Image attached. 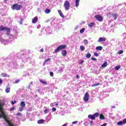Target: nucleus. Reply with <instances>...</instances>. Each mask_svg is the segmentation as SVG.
Listing matches in <instances>:
<instances>
[{
    "label": "nucleus",
    "instance_id": "obj_1",
    "mask_svg": "<svg viewBox=\"0 0 126 126\" xmlns=\"http://www.w3.org/2000/svg\"><path fill=\"white\" fill-rule=\"evenodd\" d=\"M66 45H59L55 50V53H59V51H62V50H64L66 48Z\"/></svg>",
    "mask_w": 126,
    "mask_h": 126
},
{
    "label": "nucleus",
    "instance_id": "obj_2",
    "mask_svg": "<svg viewBox=\"0 0 126 126\" xmlns=\"http://www.w3.org/2000/svg\"><path fill=\"white\" fill-rule=\"evenodd\" d=\"M22 6L21 5H18V4H14L11 7V8L13 10H20Z\"/></svg>",
    "mask_w": 126,
    "mask_h": 126
},
{
    "label": "nucleus",
    "instance_id": "obj_3",
    "mask_svg": "<svg viewBox=\"0 0 126 126\" xmlns=\"http://www.w3.org/2000/svg\"><path fill=\"white\" fill-rule=\"evenodd\" d=\"M63 6L66 10H69V8H70L69 1H68V0H65L64 2Z\"/></svg>",
    "mask_w": 126,
    "mask_h": 126
},
{
    "label": "nucleus",
    "instance_id": "obj_4",
    "mask_svg": "<svg viewBox=\"0 0 126 126\" xmlns=\"http://www.w3.org/2000/svg\"><path fill=\"white\" fill-rule=\"evenodd\" d=\"M0 31H6L7 32H10V28L6 27H3L2 26H0Z\"/></svg>",
    "mask_w": 126,
    "mask_h": 126
},
{
    "label": "nucleus",
    "instance_id": "obj_5",
    "mask_svg": "<svg viewBox=\"0 0 126 126\" xmlns=\"http://www.w3.org/2000/svg\"><path fill=\"white\" fill-rule=\"evenodd\" d=\"M94 17L95 19H96V20L99 22H102V21H103V17H102L101 15H96Z\"/></svg>",
    "mask_w": 126,
    "mask_h": 126
},
{
    "label": "nucleus",
    "instance_id": "obj_6",
    "mask_svg": "<svg viewBox=\"0 0 126 126\" xmlns=\"http://www.w3.org/2000/svg\"><path fill=\"white\" fill-rule=\"evenodd\" d=\"M83 100L85 102H88L89 101V93H86L83 97Z\"/></svg>",
    "mask_w": 126,
    "mask_h": 126
},
{
    "label": "nucleus",
    "instance_id": "obj_7",
    "mask_svg": "<svg viewBox=\"0 0 126 126\" xmlns=\"http://www.w3.org/2000/svg\"><path fill=\"white\" fill-rule=\"evenodd\" d=\"M107 40V38L106 37H100L97 42H99L100 43V42L105 41Z\"/></svg>",
    "mask_w": 126,
    "mask_h": 126
},
{
    "label": "nucleus",
    "instance_id": "obj_8",
    "mask_svg": "<svg viewBox=\"0 0 126 126\" xmlns=\"http://www.w3.org/2000/svg\"><path fill=\"white\" fill-rule=\"evenodd\" d=\"M38 21V17H35L32 19V23L35 24Z\"/></svg>",
    "mask_w": 126,
    "mask_h": 126
},
{
    "label": "nucleus",
    "instance_id": "obj_9",
    "mask_svg": "<svg viewBox=\"0 0 126 126\" xmlns=\"http://www.w3.org/2000/svg\"><path fill=\"white\" fill-rule=\"evenodd\" d=\"M61 54L62 56H63V57H65V56H66V55L67 54V52L66 51V50H63L62 51Z\"/></svg>",
    "mask_w": 126,
    "mask_h": 126
},
{
    "label": "nucleus",
    "instance_id": "obj_10",
    "mask_svg": "<svg viewBox=\"0 0 126 126\" xmlns=\"http://www.w3.org/2000/svg\"><path fill=\"white\" fill-rule=\"evenodd\" d=\"M88 118L91 119V120H95V117L94 116V115H89Z\"/></svg>",
    "mask_w": 126,
    "mask_h": 126
},
{
    "label": "nucleus",
    "instance_id": "obj_11",
    "mask_svg": "<svg viewBox=\"0 0 126 126\" xmlns=\"http://www.w3.org/2000/svg\"><path fill=\"white\" fill-rule=\"evenodd\" d=\"M58 13L60 14V16H61V17H64L63 14V12H62V10H59Z\"/></svg>",
    "mask_w": 126,
    "mask_h": 126
},
{
    "label": "nucleus",
    "instance_id": "obj_12",
    "mask_svg": "<svg viewBox=\"0 0 126 126\" xmlns=\"http://www.w3.org/2000/svg\"><path fill=\"white\" fill-rule=\"evenodd\" d=\"M113 17L114 18V20H117V18H118V14L116 13L112 14Z\"/></svg>",
    "mask_w": 126,
    "mask_h": 126
},
{
    "label": "nucleus",
    "instance_id": "obj_13",
    "mask_svg": "<svg viewBox=\"0 0 126 126\" xmlns=\"http://www.w3.org/2000/svg\"><path fill=\"white\" fill-rule=\"evenodd\" d=\"M95 49L97 51H101V50H103V47L102 46H97L96 47Z\"/></svg>",
    "mask_w": 126,
    "mask_h": 126
},
{
    "label": "nucleus",
    "instance_id": "obj_14",
    "mask_svg": "<svg viewBox=\"0 0 126 126\" xmlns=\"http://www.w3.org/2000/svg\"><path fill=\"white\" fill-rule=\"evenodd\" d=\"M44 122H45V120L41 119L38 121L37 124H38V125H41V124H43Z\"/></svg>",
    "mask_w": 126,
    "mask_h": 126
},
{
    "label": "nucleus",
    "instance_id": "obj_15",
    "mask_svg": "<svg viewBox=\"0 0 126 126\" xmlns=\"http://www.w3.org/2000/svg\"><path fill=\"white\" fill-rule=\"evenodd\" d=\"M107 65H108V62H105L103 64L101 65V67H106V66H107Z\"/></svg>",
    "mask_w": 126,
    "mask_h": 126
},
{
    "label": "nucleus",
    "instance_id": "obj_16",
    "mask_svg": "<svg viewBox=\"0 0 126 126\" xmlns=\"http://www.w3.org/2000/svg\"><path fill=\"white\" fill-rule=\"evenodd\" d=\"M21 107L22 108H25V101H22L21 102Z\"/></svg>",
    "mask_w": 126,
    "mask_h": 126
},
{
    "label": "nucleus",
    "instance_id": "obj_17",
    "mask_svg": "<svg viewBox=\"0 0 126 126\" xmlns=\"http://www.w3.org/2000/svg\"><path fill=\"white\" fill-rule=\"evenodd\" d=\"M80 1V0H76V7H78V5H79V2Z\"/></svg>",
    "mask_w": 126,
    "mask_h": 126
},
{
    "label": "nucleus",
    "instance_id": "obj_18",
    "mask_svg": "<svg viewBox=\"0 0 126 126\" xmlns=\"http://www.w3.org/2000/svg\"><path fill=\"white\" fill-rule=\"evenodd\" d=\"M1 76L2 77H9V75H8L7 74H5V73H2Z\"/></svg>",
    "mask_w": 126,
    "mask_h": 126
},
{
    "label": "nucleus",
    "instance_id": "obj_19",
    "mask_svg": "<svg viewBox=\"0 0 126 126\" xmlns=\"http://www.w3.org/2000/svg\"><path fill=\"white\" fill-rule=\"evenodd\" d=\"M49 61H51V58H48V59L45 60L44 61V62H43V64L44 65H45V64H46V63H47V62H49Z\"/></svg>",
    "mask_w": 126,
    "mask_h": 126
},
{
    "label": "nucleus",
    "instance_id": "obj_20",
    "mask_svg": "<svg viewBox=\"0 0 126 126\" xmlns=\"http://www.w3.org/2000/svg\"><path fill=\"white\" fill-rule=\"evenodd\" d=\"M6 93H9L10 92V88L7 87L5 89Z\"/></svg>",
    "mask_w": 126,
    "mask_h": 126
},
{
    "label": "nucleus",
    "instance_id": "obj_21",
    "mask_svg": "<svg viewBox=\"0 0 126 126\" xmlns=\"http://www.w3.org/2000/svg\"><path fill=\"white\" fill-rule=\"evenodd\" d=\"M99 85H101V84L100 83H96V84H93L92 87H96V86H99Z\"/></svg>",
    "mask_w": 126,
    "mask_h": 126
},
{
    "label": "nucleus",
    "instance_id": "obj_22",
    "mask_svg": "<svg viewBox=\"0 0 126 126\" xmlns=\"http://www.w3.org/2000/svg\"><path fill=\"white\" fill-rule=\"evenodd\" d=\"M99 119L100 120H105V116L103 114H100Z\"/></svg>",
    "mask_w": 126,
    "mask_h": 126
},
{
    "label": "nucleus",
    "instance_id": "obj_23",
    "mask_svg": "<svg viewBox=\"0 0 126 126\" xmlns=\"http://www.w3.org/2000/svg\"><path fill=\"white\" fill-rule=\"evenodd\" d=\"M45 12L46 14H48V13H50V12H51V9H46L45 10Z\"/></svg>",
    "mask_w": 126,
    "mask_h": 126
},
{
    "label": "nucleus",
    "instance_id": "obj_24",
    "mask_svg": "<svg viewBox=\"0 0 126 126\" xmlns=\"http://www.w3.org/2000/svg\"><path fill=\"white\" fill-rule=\"evenodd\" d=\"M94 24H95L94 23L92 22L88 24V26L89 27H93Z\"/></svg>",
    "mask_w": 126,
    "mask_h": 126
},
{
    "label": "nucleus",
    "instance_id": "obj_25",
    "mask_svg": "<svg viewBox=\"0 0 126 126\" xmlns=\"http://www.w3.org/2000/svg\"><path fill=\"white\" fill-rule=\"evenodd\" d=\"M39 81L41 82V83H42V84H45V85L47 84V82L44 80H40Z\"/></svg>",
    "mask_w": 126,
    "mask_h": 126
},
{
    "label": "nucleus",
    "instance_id": "obj_26",
    "mask_svg": "<svg viewBox=\"0 0 126 126\" xmlns=\"http://www.w3.org/2000/svg\"><path fill=\"white\" fill-rule=\"evenodd\" d=\"M86 57L87 58V59H90V58H91V54L88 53L86 55Z\"/></svg>",
    "mask_w": 126,
    "mask_h": 126
},
{
    "label": "nucleus",
    "instance_id": "obj_27",
    "mask_svg": "<svg viewBox=\"0 0 126 126\" xmlns=\"http://www.w3.org/2000/svg\"><path fill=\"white\" fill-rule=\"evenodd\" d=\"M118 126H122V125H124L123 121H119L117 123Z\"/></svg>",
    "mask_w": 126,
    "mask_h": 126
},
{
    "label": "nucleus",
    "instance_id": "obj_28",
    "mask_svg": "<svg viewBox=\"0 0 126 126\" xmlns=\"http://www.w3.org/2000/svg\"><path fill=\"white\" fill-rule=\"evenodd\" d=\"M80 49L81 51H84V50H85V47H84V46L81 45L80 47Z\"/></svg>",
    "mask_w": 126,
    "mask_h": 126
},
{
    "label": "nucleus",
    "instance_id": "obj_29",
    "mask_svg": "<svg viewBox=\"0 0 126 126\" xmlns=\"http://www.w3.org/2000/svg\"><path fill=\"white\" fill-rule=\"evenodd\" d=\"M84 43L85 45H87V44H88V40L87 39H84Z\"/></svg>",
    "mask_w": 126,
    "mask_h": 126
},
{
    "label": "nucleus",
    "instance_id": "obj_30",
    "mask_svg": "<svg viewBox=\"0 0 126 126\" xmlns=\"http://www.w3.org/2000/svg\"><path fill=\"white\" fill-rule=\"evenodd\" d=\"M94 118H97L99 117V114L98 113H95V114H94Z\"/></svg>",
    "mask_w": 126,
    "mask_h": 126
},
{
    "label": "nucleus",
    "instance_id": "obj_31",
    "mask_svg": "<svg viewBox=\"0 0 126 126\" xmlns=\"http://www.w3.org/2000/svg\"><path fill=\"white\" fill-rule=\"evenodd\" d=\"M123 53H124V51L123 50H120L118 52V54L119 55H122V54H123Z\"/></svg>",
    "mask_w": 126,
    "mask_h": 126
},
{
    "label": "nucleus",
    "instance_id": "obj_32",
    "mask_svg": "<svg viewBox=\"0 0 126 126\" xmlns=\"http://www.w3.org/2000/svg\"><path fill=\"white\" fill-rule=\"evenodd\" d=\"M119 68H121V66L120 65L115 67V69H116V70H119Z\"/></svg>",
    "mask_w": 126,
    "mask_h": 126
},
{
    "label": "nucleus",
    "instance_id": "obj_33",
    "mask_svg": "<svg viewBox=\"0 0 126 126\" xmlns=\"http://www.w3.org/2000/svg\"><path fill=\"white\" fill-rule=\"evenodd\" d=\"M14 104H16V100H14L11 101V105H13Z\"/></svg>",
    "mask_w": 126,
    "mask_h": 126
},
{
    "label": "nucleus",
    "instance_id": "obj_34",
    "mask_svg": "<svg viewBox=\"0 0 126 126\" xmlns=\"http://www.w3.org/2000/svg\"><path fill=\"white\" fill-rule=\"evenodd\" d=\"M84 30H85V28L82 29L81 30H80V32L83 33V32H84Z\"/></svg>",
    "mask_w": 126,
    "mask_h": 126
},
{
    "label": "nucleus",
    "instance_id": "obj_35",
    "mask_svg": "<svg viewBox=\"0 0 126 126\" xmlns=\"http://www.w3.org/2000/svg\"><path fill=\"white\" fill-rule=\"evenodd\" d=\"M92 61H94V62H96L97 61V59L95 58H91Z\"/></svg>",
    "mask_w": 126,
    "mask_h": 126
},
{
    "label": "nucleus",
    "instance_id": "obj_36",
    "mask_svg": "<svg viewBox=\"0 0 126 126\" xmlns=\"http://www.w3.org/2000/svg\"><path fill=\"white\" fill-rule=\"evenodd\" d=\"M50 75L51 76V77H54V73L53 72H50Z\"/></svg>",
    "mask_w": 126,
    "mask_h": 126
},
{
    "label": "nucleus",
    "instance_id": "obj_37",
    "mask_svg": "<svg viewBox=\"0 0 126 126\" xmlns=\"http://www.w3.org/2000/svg\"><path fill=\"white\" fill-rule=\"evenodd\" d=\"M94 56H95V57H99V54H98V53L95 52L94 53Z\"/></svg>",
    "mask_w": 126,
    "mask_h": 126
},
{
    "label": "nucleus",
    "instance_id": "obj_38",
    "mask_svg": "<svg viewBox=\"0 0 126 126\" xmlns=\"http://www.w3.org/2000/svg\"><path fill=\"white\" fill-rule=\"evenodd\" d=\"M23 18H21V21H20V24H23Z\"/></svg>",
    "mask_w": 126,
    "mask_h": 126
},
{
    "label": "nucleus",
    "instance_id": "obj_39",
    "mask_svg": "<svg viewBox=\"0 0 126 126\" xmlns=\"http://www.w3.org/2000/svg\"><path fill=\"white\" fill-rule=\"evenodd\" d=\"M19 81H20V80H19V79L16 80L14 83V84H16V83H19Z\"/></svg>",
    "mask_w": 126,
    "mask_h": 126
},
{
    "label": "nucleus",
    "instance_id": "obj_40",
    "mask_svg": "<svg viewBox=\"0 0 126 126\" xmlns=\"http://www.w3.org/2000/svg\"><path fill=\"white\" fill-rule=\"evenodd\" d=\"M122 122L123 123V125H126V118L124 120H123V121Z\"/></svg>",
    "mask_w": 126,
    "mask_h": 126
},
{
    "label": "nucleus",
    "instance_id": "obj_41",
    "mask_svg": "<svg viewBox=\"0 0 126 126\" xmlns=\"http://www.w3.org/2000/svg\"><path fill=\"white\" fill-rule=\"evenodd\" d=\"M21 115H22V114H21V113H20V112H18L16 114V116H18L19 117L21 116Z\"/></svg>",
    "mask_w": 126,
    "mask_h": 126
},
{
    "label": "nucleus",
    "instance_id": "obj_42",
    "mask_svg": "<svg viewBox=\"0 0 126 126\" xmlns=\"http://www.w3.org/2000/svg\"><path fill=\"white\" fill-rule=\"evenodd\" d=\"M23 109H24V107H21V108H19L20 112H22L23 111Z\"/></svg>",
    "mask_w": 126,
    "mask_h": 126
},
{
    "label": "nucleus",
    "instance_id": "obj_43",
    "mask_svg": "<svg viewBox=\"0 0 126 126\" xmlns=\"http://www.w3.org/2000/svg\"><path fill=\"white\" fill-rule=\"evenodd\" d=\"M77 123H78V121H74L72 123V125H75L77 124Z\"/></svg>",
    "mask_w": 126,
    "mask_h": 126
},
{
    "label": "nucleus",
    "instance_id": "obj_44",
    "mask_svg": "<svg viewBox=\"0 0 126 126\" xmlns=\"http://www.w3.org/2000/svg\"><path fill=\"white\" fill-rule=\"evenodd\" d=\"M49 111H50V110H48V109H45V110H44V113H45V114H47V113H48V112H49Z\"/></svg>",
    "mask_w": 126,
    "mask_h": 126
},
{
    "label": "nucleus",
    "instance_id": "obj_45",
    "mask_svg": "<svg viewBox=\"0 0 126 126\" xmlns=\"http://www.w3.org/2000/svg\"><path fill=\"white\" fill-rule=\"evenodd\" d=\"M84 63V60H81V62L79 63V64H82Z\"/></svg>",
    "mask_w": 126,
    "mask_h": 126
},
{
    "label": "nucleus",
    "instance_id": "obj_46",
    "mask_svg": "<svg viewBox=\"0 0 126 126\" xmlns=\"http://www.w3.org/2000/svg\"><path fill=\"white\" fill-rule=\"evenodd\" d=\"M52 111H53V112H56V111H57V108H55V107H53V108H52Z\"/></svg>",
    "mask_w": 126,
    "mask_h": 126
},
{
    "label": "nucleus",
    "instance_id": "obj_47",
    "mask_svg": "<svg viewBox=\"0 0 126 126\" xmlns=\"http://www.w3.org/2000/svg\"><path fill=\"white\" fill-rule=\"evenodd\" d=\"M15 107H12L10 108V111H13V110H15Z\"/></svg>",
    "mask_w": 126,
    "mask_h": 126
},
{
    "label": "nucleus",
    "instance_id": "obj_48",
    "mask_svg": "<svg viewBox=\"0 0 126 126\" xmlns=\"http://www.w3.org/2000/svg\"><path fill=\"white\" fill-rule=\"evenodd\" d=\"M90 126H92L93 125V121H91L90 123Z\"/></svg>",
    "mask_w": 126,
    "mask_h": 126
},
{
    "label": "nucleus",
    "instance_id": "obj_49",
    "mask_svg": "<svg viewBox=\"0 0 126 126\" xmlns=\"http://www.w3.org/2000/svg\"><path fill=\"white\" fill-rule=\"evenodd\" d=\"M40 51L41 53H43L44 52V49L42 48Z\"/></svg>",
    "mask_w": 126,
    "mask_h": 126
},
{
    "label": "nucleus",
    "instance_id": "obj_50",
    "mask_svg": "<svg viewBox=\"0 0 126 126\" xmlns=\"http://www.w3.org/2000/svg\"><path fill=\"white\" fill-rule=\"evenodd\" d=\"M1 83H2V80L0 79V84H1Z\"/></svg>",
    "mask_w": 126,
    "mask_h": 126
},
{
    "label": "nucleus",
    "instance_id": "obj_51",
    "mask_svg": "<svg viewBox=\"0 0 126 126\" xmlns=\"http://www.w3.org/2000/svg\"><path fill=\"white\" fill-rule=\"evenodd\" d=\"M76 78H77V79H79V75H76Z\"/></svg>",
    "mask_w": 126,
    "mask_h": 126
},
{
    "label": "nucleus",
    "instance_id": "obj_52",
    "mask_svg": "<svg viewBox=\"0 0 126 126\" xmlns=\"http://www.w3.org/2000/svg\"><path fill=\"white\" fill-rule=\"evenodd\" d=\"M0 118H2V114H1V115L0 114Z\"/></svg>",
    "mask_w": 126,
    "mask_h": 126
},
{
    "label": "nucleus",
    "instance_id": "obj_53",
    "mask_svg": "<svg viewBox=\"0 0 126 126\" xmlns=\"http://www.w3.org/2000/svg\"><path fill=\"white\" fill-rule=\"evenodd\" d=\"M37 92H38V93H40V90H37Z\"/></svg>",
    "mask_w": 126,
    "mask_h": 126
},
{
    "label": "nucleus",
    "instance_id": "obj_54",
    "mask_svg": "<svg viewBox=\"0 0 126 126\" xmlns=\"http://www.w3.org/2000/svg\"><path fill=\"white\" fill-rule=\"evenodd\" d=\"M8 0H4V2H6V1Z\"/></svg>",
    "mask_w": 126,
    "mask_h": 126
},
{
    "label": "nucleus",
    "instance_id": "obj_55",
    "mask_svg": "<svg viewBox=\"0 0 126 126\" xmlns=\"http://www.w3.org/2000/svg\"><path fill=\"white\" fill-rule=\"evenodd\" d=\"M56 106H59V103H56Z\"/></svg>",
    "mask_w": 126,
    "mask_h": 126
},
{
    "label": "nucleus",
    "instance_id": "obj_56",
    "mask_svg": "<svg viewBox=\"0 0 126 126\" xmlns=\"http://www.w3.org/2000/svg\"><path fill=\"white\" fill-rule=\"evenodd\" d=\"M31 84H33V82H31Z\"/></svg>",
    "mask_w": 126,
    "mask_h": 126
}]
</instances>
